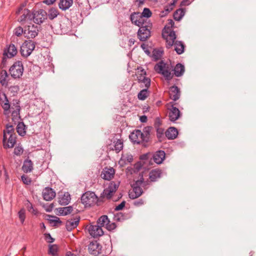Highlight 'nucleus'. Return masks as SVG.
<instances>
[{
    "mask_svg": "<svg viewBox=\"0 0 256 256\" xmlns=\"http://www.w3.org/2000/svg\"><path fill=\"white\" fill-rule=\"evenodd\" d=\"M151 127H145L142 132L139 130H136L130 133L129 136L130 140L134 144H140L141 142H148L150 138V132Z\"/></svg>",
    "mask_w": 256,
    "mask_h": 256,
    "instance_id": "obj_1",
    "label": "nucleus"
},
{
    "mask_svg": "<svg viewBox=\"0 0 256 256\" xmlns=\"http://www.w3.org/2000/svg\"><path fill=\"white\" fill-rule=\"evenodd\" d=\"M154 68L156 72L162 74L166 80L169 81L172 78L173 74H171L170 66L163 60L156 64Z\"/></svg>",
    "mask_w": 256,
    "mask_h": 256,
    "instance_id": "obj_2",
    "label": "nucleus"
},
{
    "mask_svg": "<svg viewBox=\"0 0 256 256\" xmlns=\"http://www.w3.org/2000/svg\"><path fill=\"white\" fill-rule=\"evenodd\" d=\"M146 183L142 178L140 180H136L132 185V190L129 192V197L131 199H136L140 196L143 193L142 186H146Z\"/></svg>",
    "mask_w": 256,
    "mask_h": 256,
    "instance_id": "obj_3",
    "label": "nucleus"
},
{
    "mask_svg": "<svg viewBox=\"0 0 256 256\" xmlns=\"http://www.w3.org/2000/svg\"><path fill=\"white\" fill-rule=\"evenodd\" d=\"M9 72L10 76L14 79L20 78L24 72V66L20 61L15 62L10 68Z\"/></svg>",
    "mask_w": 256,
    "mask_h": 256,
    "instance_id": "obj_4",
    "label": "nucleus"
},
{
    "mask_svg": "<svg viewBox=\"0 0 256 256\" xmlns=\"http://www.w3.org/2000/svg\"><path fill=\"white\" fill-rule=\"evenodd\" d=\"M82 202L86 206H90L95 204L98 202V197L92 192H87L81 197Z\"/></svg>",
    "mask_w": 256,
    "mask_h": 256,
    "instance_id": "obj_5",
    "label": "nucleus"
},
{
    "mask_svg": "<svg viewBox=\"0 0 256 256\" xmlns=\"http://www.w3.org/2000/svg\"><path fill=\"white\" fill-rule=\"evenodd\" d=\"M34 48V42L31 40H26L20 47V53L22 56L26 58L32 54Z\"/></svg>",
    "mask_w": 256,
    "mask_h": 256,
    "instance_id": "obj_6",
    "label": "nucleus"
},
{
    "mask_svg": "<svg viewBox=\"0 0 256 256\" xmlns=\"http://www.w3.org/2000/svg\"><path fill=\"white\" fill-rule=\"evenodd\" d=\"M32 15L34 22L37 24L42 23L47 18V13L44 10H39L36 11H34Z\"/></svg>",
    "mask_w": 256,
    "mask_h": 256,
    "instance_id": "obj_7",
    "label": "nucleus"
},
{
    "mask_svg": "<svg viewBox=\"0 0 256 256\" xmlns=\"http://www.w3.org/2000/svg\"><path fill=\"white\" fill-rule=\"evenodd\" d=\"M86 229L88 230L90 234L94 238L100 236L104 234L102 228L98 224L87 226Z\"/></svg>",
    "mask_w": 256,
    "mask_h": 256,
    "instance_id": "obj_8",
    "label": "nucleus"
},
{
    "mask_svg": "<svg viewBox=\"0 0 256 256\" xmlns=\"http://www.w3.org/2000/svg\"><path fill=\"white\" fill-rule=\"evenodd\" d=\"M88 250L90 254L98 256L101 253L102 246L97 241H93L89 244Z\"/></svg>",
    "mask_w": 256,
    "mask_h": 256,
    "instance_id": "obj_9",
    "label": "nucleus"
},
{
    "mask_svg": "<svg viewBox=\"0 0 256 256\" xmlns=\"http://www.w3.org/2000/svg\"><path fill=\"white\" fill-rule=\"evenodd\" d=\"M119 186V183L111 182L108 187L104 190L103 194L108 199L111 198L113 194L116 192Z\"/></svg>",
    "mask_w": 256,
    "mask_h": 256,
    "instance_id": "obj_10",
    "label": "nucleus"
},
{
    "mask_svg": "<svg viewBox=\"0 0 256 256\" xmlns=\"http://www.w3.org/2000/svg\"><path fill=\"white\" fill-rule=\"evenodd\" d=\"M162 36L166 40V47L170 48L175 43L176 38V33H162Z\"/></svg>",
    "mask_w": 256,
    "mask_h": 256,
    "instance_id": "obj_11",
    "label": "nucleus"
},
{
    "mask_svg": "<svg viewBox=\"0 0 256 256\" xmlns=\"http://www.w3.org/2000/svg\"><path fill=\"white\" fill-rule=\"evenodd\" d=\"M138 26L139 28L138 32H150L152 24L150 20H144L142 19Z\"/></svg>",
    "mask_w": 256,
    "mask_h": 256,
    "instance_id": "obj_12",
    "label": "nucleus"
},
{
    "mask_svg": "<svg viewBox=\"0 0 256 256\" xmlns=\"http://www.w3.org/2000/svg\"><path fill=\"white\" fill-rule=\"evenodd\" d=\"M20 107L19 104V102L16 100H14L13 102L11 104L10 106V110L12 112V115L13 118H20Z\"/></svg>",
    "mask_w": 256,
    "mask_h": 256,
    "instance_id": "obj_13",
    "label": "nucleus"
},
{
    "mask_svg": "<svg viewBox=\"0 0 256 256\" xmlns=\"http://www.w3.org/2000/svg\"><path fill=\"white\" fill-rule=\"evenodd\" d=\"M168 110H169L168 117L170 121L175 122L179 118L180 113L178 108L172 105L171 108H168Z\"/></svg>",
    "mask_w": 256,
    "mask_h": 256,
    "instance_id": "obj_14",
    "label": "nucleus"
},
{
    "mask_svg": "<svg viewBox=\"0 0 256 256\" xmlns=\"http://www.w3.org/2000/svg\"><path fill=\"white\" fill-rule=\"evenodd\" d=\"M42 196L46 201L51 200L56 196V192L52 188H45L42 191Z\"/></svg>",
    "mask_w": 256,
    "mask_h": 256,
    "instance_id": "obj_15",
    "label": "nucleus"
},
{
    "mask_svg": "<svg viewBox=\"0 0 256 256\" xmlns=\"http://www.w3.org/2000/svg\"><path fill=\"white\" fill-rule=\"evenodd\" d=\"M169 94L170 99L176 101L179 99L180 96V92L178 88L174 86L170 88Z\"/></svg>",
    "mask_w": 256,
    "mask_h": 256,
    "instance_id": "obj_16",
    "label": "nucleus"
},
{
    "mask_svg": "<svg viewBox=\"0 0 256 256\" xmlns=\"http://www.w3.org/2000/svg\"><path fill=\"white\" fill-rule=\"evenodd\" d=\"M114 172V170L112 168H106L102 172L101 177L104 180H109L113 178Z\"/></svg>",
    "mask_w": 256,
    "mask_h": 256,
    "instance_id": "obj_17",
    "label": "nucleus"
},
{
    "mask_svg": "<svg viewBox=\"0 0 256 256\" xmlns=\"http://www.w3.org/2000/svg\"><path fill=\"white\" fill-rule=\"evenodd\" d=\"M15 134H11L7 136V140H2L3 146L4 148H12L14 147L16 142Z\"/></svg>",
    "mask_w": 256,
    "mask_h": 256,
    "instance_id": "obj_18",
    "label": "nucleus"
},
{
    "mask_svg": "<svg viewBox=\"0 0 256 256\" xmlns=\"http://www.w3.org/2000/svg\"><path fill=\"white\" fill-rule=\"evenodd\" d=\"M80 217H76L74 219L68 220L66 222V228L68 230L70 231L76 228L79 223Z\"/></svg>",
    "mask_w": 256,
    "mask_h": 256,
    "instance_id": "obj_19",
    "label": "nucleus"
},
{
    "mask_svg": "<svg viewBox=\"0 0 256 256\" xmlns=\"http://www.w3.org/2000/svg\"><path fill=\"white\" fill-rule=\"evenodd\" d=\"M165 156L166 154L164 151L158 150L154 154V160L157 164H160L165 158Z\"/></svg>",
    "mask_w": 256,
    "mask_h": 256,
    "instance_id": "obj_20",
    "label": "nucleus"
},
{
    "mask_svg": "<svg viewBox=\"0 0 256 256\" xmlns=\"http://www.w3.org/2000/svg\"><path fill=\"white\" fill-rule=\"evenodd\" d=\"M162 170L159 169H154L151 170L149 174V178L151 182H156L162 176Z\"/></svg>",
    "mask_w": 256,
    "mask_h": 256,
    "instance_id": "obj_21",
    "label": "nucleus"
},
{
    "mask_svg": "<svg viewBox=\"0 0 256 256\" xmlns=\"http://www.w3.org/2000/svg\"><path fill=\"white\" fill-rule=\"evenodd\" d=\"M33 170V163L30 160L26 159L24 160L22 166V170L25 173L30 172Z\"/></svg>",
    "mask_w": 256,
    "mask_h": 256,
    "instance_id": "obj_22",
    "label": "nucleus"
},
{
    "mask_svg": "<svg viewBox=\"0 0 256 256\" xmlns=\"http://www.w3.org/2000/svg\"><path fill=\"white\" fill-rule=\"evenodd\" d=\"M166 136L168 139L173 140L176 138L178 132L176 128L174 127L168 128L165 132Z\"/></svg>",
    "mask_w": 256,
    "mask_h": 256,
    "instance_id": "obj_23",
    "label": "nucleus"
},
{
    "mask_svg": "<svg viewBox=\"0 0 256 256\" xmlns=\"http://www.w3.org/2000/svg\"><path fill=\"white\" fill-rule=\"evenodd\" d=\"M73 0H60L58 4V6L62 10L68 9L72 4Z\"/></svg>",
    "mask_w": 256,
    "mask_h": 256,
    "instance_id": "obj_24",
    "label": "nucleus"
},
{
    "mask_svg": "<svg viewBox=\"0 0 256 256\" xmlns=\"http://www.w3.org/2000/svg\"><path fill=\"white\" fill-rule=\"evenodd\" d=\"M130 19L132 24L138 26L140 24L142 18L140 16V12H133L130 16Z\"/></svg>",
    "mask_w": 256,
    "mask_h": 256,
    "instance_id": "obj_25",
    "label": "nucleus"
},
{
    "mask_svg": "<svg viewBox=\"0 0 256 256\" xmlns=\"http://www.w3.org/2000/svg\"><path fill=\"white\" fill-rule=\"evenodd\" d=\"M1 101V106L4 112H6L10 110V104L5 94H3L2 96L0 98Z\"/></svg>",
    "mask_w": 256,
    "mask_h": 256,
    "instance_id": "obj_26",
    "label": "nucleus"
},
{
    "mask_svg": "<svg viewBox=\"0 0 256 256\" xmlns=\"http://www.w3.org/2000/svg\"><path fill=\"white\" fill-rule=\"evenodd\" d=\"M174 74L176 76L179 77L182 76L184 72V67L181 64H178L175 66L174 69Z\"/></svg>",
    "mask_w": 256,
    "mask_h": 256,
    "instance_id": "obj_27",
    "label": "nucleus"
},
{
    "mask_svg": "<svg viewBox=\"0 0 256 256\" xmlns=\"http://www.w3.org/2000/svg\"><path fill=\"white\" fill-rule=\"evenodd\" d=\"M11 134H15L14 126L12 125L7 124L6 130H4L3 141L7 140V136Z\"/></svg>",
    "mask_w": 256,
    "mask_h": 256,
    "instance_id": "obj_28",
    "label": "nucleus"
},
{
    "mask_svg": "<svg viewBox=\"0 0 256 256\" xmlns=\"http://www.w3.org/2000/svg\"><path fill=\"white\" fill-rule=\"evenodd\" d=\"M70 200V196L68 192H66L59 198L58 202L60 205L65 206L69 204Z\"/></svg>",
    "mask_w": 256,
    "mask_h": 256,
    "instance_id": "obj_29",
    "label": "nucleus"
},
{
    "mask_svg": "<svg viewBox=\"0 0 256 256\" xmlns=\"http://www.w3.org/2000/svg\"><path fill=\"white\" fill-rule=\"evenodd\" d=\"M174 44V50L178 54H181L184 52V45L181 41H176Z\"/></svg>",
    "mask_w": 256,
    "mask_h": 256,
    "instance_id": "obj_30",
    "label": "nucleus"
},
{
    "mask_svg": "<svg viewBox=\"0 0 256 256\" xmlns=\"http://www.w3.org/2000/svg\"><path fill=\"white\" fill-rule=\"evenodd\" d=\"M16 53L17 50L14 44H11L9 46L7 50V53L4 52V54H6L7 56L9 58L13 57L16 54Z\"/></svg>",
    "mask_w": 256,
    "mask_h": 256,
    "instance_id": "obj_31",
    "label": "nucleus"
},
{
    "mask_svg": "<svg viewBox=\"0 0 256 256\" xmlns=\"http://www.w3.org/2000/svg\"><path fill=\"white\" fill-rule=\"evenodd\" d=\"M58 213L62 216H66L70 214L73 208L72 206H68L64 208H60L57 209Z\"/></svg>",
    "mask_w": 256,
    "mask_h": 256,
    "instance_id": "obj_32",
    "label": "nucleus"
},
{
    "mask_svg": "<svg viewBox=\"0 0 256 256\" xmlns=\"http://www.w3.org/2000/svg\"><path fill=\"white\" fill-rule=\"evenodd\" d=\"M149 94L150 92L148 90V88H145L138 92V98L140 100H144L148 97Z\"/></svg>",
    "mask_w": 256,
    "mask_h": 256,
    "instance_id": "obj_33",
    "label": "nucleus"
},
{
    "mask_svg": "<svg viewBox=\"0 0 256 256\" xmlns=\"http://www.w3.org/2000/svg\"><path fill=\"white\" fill-rule=\"evenodd\" d=\"M110 222L108 217L106 215L101 216L97 221L98 225L102 226H106V223Z\"/></svg>",
    "mask_w": 256,
    "mask_h": 256,
    "instance_id": "obj_34",
    "label": "nucleus"
},
{
    "mask_svg": "<svg viewBox=\"0 0 256 256\" xmlns=\"http://www.w3.org/2000/svg\"><path fill=\"white\" fill-rule=\"evenodd\" d=\"M32 19V15L28 9H24L22 11V14L20 16V20L21 22L26 20H31Z\"/></svg>",
    "mask_w": 256,
    "mask_h": 256,
    "instance_id": "obj_35",
    "label": "nucleus"
},
{
    "mask_svg": "<svg viewBox=\"0 0 256 256\" xmlns=\"http://www.w3.org/2000/svg\"><path fill=\"white\" fill-rule=\"evenodd\" d=\"M185 12L183 9H178L176 10L174 14V18L177 21L180 20L184 16Z\"/></svg>",
    "mask_w": 256,
    "mask_h": 256,
    "instance_id": "obj_36",
    "label": "nucleus"
},
{
    "mask_svg": "<svg viewBox=\"0 0 256 256\" xmlns=\"http://www.w3.org/2000/svg\"><path fill=\"white\" fill-rule=\"evenodd\" d=\"M8 76V74L6 70H2L0 76V82L2 86L7 85L8 82L6 78Z\"/></svg>",
    "mask_w": 256,
    "mask_h": 256,
    "instance_id": "obj_37",
    "label": "nucleus"
},
{
    "mask_svg": "<svg viewBox=\"0 0 256 256\" xmlns=\"http://www.w3.org/2000/svg\"><path fill=\"white\" fill-rule=\"evenodd\" d=\"M59 14L58 10L56 8H51L49 10L47 17L48 16L50 20H53L56 18Z\"/></svg>",
    "mask_w": 256,
    "mask_h": 256,
    "instance_id": "obj_38",
    "label": "nucleus"
},
{
    "mask_svg": "<svg viewBox=\"0 0 256 256\" xmlns=\"http://www.w3.org/2000/svg\"><path fill=\"white\" fill-rule=\"evenodd\" d=\"M25 125L23 122H19L17 126L16 130L18 134L22 136L26 134Z\"/></svg>",
    "mask_w": 256,
    "mask_h": 256,
    "instance_id": "obj_39",
    "label": "nucleus"
},
{
    "mask_svg": "<svg viewBox=\"0 0 256 256\" xmlns=\"http://www.w3.org/2000/svg\"><path fill=\"white\" fill-rule=\"evenodd\" d=\"M140 16L142 19L143 18H150L152 16V12L148 8H144L142 12L140 13Z\"/></svg>",
    "mask_w": 256,
    "mask_h": 256,
    "instance_id": "obj_40",
    "label": "nucleus"
},
{
    "mask_svg": "<svg viewBox=\"0 0 256 256\" xmlns=\"http://www.w3.org/2000/svg\"><path fill=\"white\" fill-rule=\"evenodd\" d=\"M163 51L160 50H154L152 52V58H153L157 60L160 58L162 56Z\"/></svg>",
    "mask_w": 256,
    "mask_h": 256,
    "instance_id": "obj_41",
    "label": "nucleus"
},
{
    "mask_svg": "<svg viewBox=\"0 0 256 256\" xmlns=\"http://www.w3.org/2000/svg\"><path fill=\"white\" fill-rule=\"evenodd\" d=\"M151 33H137L138 38L142 42L146 41L151 36Z\"/></svg>",
    "mask_w": 256,
    "mask_h": 256,
    "instance_id": "obj_42",
    "label": "nucleus"
},
{
    "mask_svg": "<svg viewBox=\"0 0 256 256\" xmlns=\"http://www.w3.org/2000/svg\"><path fill=\"white\" fill-rule=\"evenodd\" d=\"M123 148V142L120 140H118L116 142H114V150L117 152H120Z\"/></svg>",
    "mask_w": 256,
    "mask_h": 256,
    "instance_id": "obj_43",
    "label": "nucleus"
},
{
    "mask_svg": "<svg viewBox=\"0 0 256 256\" xmlns=\"http://www.w3.org/2000/svg\"><path fill=\"white\" fill-rule=\"evenodd\" d=\"M58 247L56 244L49 245L48 254L53 256H56L57 254Z\"/></svg>",
    "mask_w": 256,
    "mask_h": 256,
    "instance_id": "obj_44",
    "label": "nucleus"
},
{
    "mask_svg": "<svg viewBox=\"0 0 256 256\" xmlns=\"http://www.w3.org/2000/svg\"><path fill=\"white\" fill-rule=\"evenodd\" d=\"M48 217L50 222L53 224L54 226H57L58 224H60L62 222L60 218L56 216H48Z\"/></svg>",
    "mask_w": 256,
    "mask_h": 256,
    "instance_id": "obj_45",
    "label": "nucleus"
},
{
    "mask_svg": "<svg viewBox=\"0 0 256 256\" xmlns=\"http://www.w3.org/2000/svg\"><path fill=\"white\" fill-rule=\"evenodd\" d=\"M18 216L22 224H23L26 218V210L22 208L18 212Z\"/></svg>",
    "mask_w": 256,
    "mask_h": 256,
    "instance_id": "obj_46",
    "label": "nucleus"
},
{
    "mask_svg": "<svg viewBox=\"0 0 256 256\" xmlns=\"http://www.w3.org/2000/svg\"><path fill=\"white\" fill-rule=\"evenodd\" d=\"M138 70H140V74H138V82L139 83H140L141 80H142V78H146V72L144 70L142 69V68H138Z\"/></svg>",
    "mask_w": 256,
    "mask_h": 256,
    "instance_id": "obj_47",
    "label": "nucleus"
},
{
    "mask_svg": "<svg viewBox=\"0 0 256 256\" xmlns=\"http://www.w3.org/2000/svg\"><path fill=\"white\" fill-rule=\"evenodd\" d=\"M23 152V148L21 146H18L14 148V153L15 155L20 156Z\"/></svg>",
    "mask_w": 256,
    "mask_h": 256,
    "instance_id": "obj_48",
    "label": "nucleus"
},
{
    "mask_svg": "<svg viewBox=\"0 0 256 256\" xmlns=\"http://www.w3.org/2000/svg\"><path fill=\"white\" fill-rule=\"evenodd\" d=\"M150 79L148 78H142L140 81V83L144 84L146 88H148L150 86Z\"/></svg>",
    "mask_w": 256,
    "mask_h": 256,
    "instance_id": "obj_49",
    "label": "nucleus"
},
{
    "mask_svg": "<svg viewBox=\"0 0 256 256\" xmlns=\"http://www.w3.org/2000/svg\"><path fill=\"white\" fill-rule=\"evenodd\" d=\"M164 130L163 128H159L156 130V136L160 140H162V139L164 137Z\"/></svg>",
    "mask_w": 256,
    "mask_h": 256,
    "instance_id": "obj_50",
    "label": "nucleus"
},
{
    "mask_svg": "<svg viewBox=\"0 0 256 256\" xmlns=\"http://www.w3.org/2000/svg\"><path fill=\"white\" fill-rule=\"evenodd\" d=\"M21 178H22V181L23 182L24 184H26L28 185L30 184V183L32 182L31 179L28 176H26L25 175H22L21 176Z\"/></svg>",
    "mask_w": 256,
    "mask_h": 256,
    "instance_id": "obj_51",
    "label": "nucleus"
},
{
    "mask_svg": "<svg viewBox=\"0 0 256 256\" xmlns=\"http://www.w3.org/2000/svg\"><path fill=\"white\" fill-rule=\"evenodd\" d=\"M106 228L108 230H112L116 228V224L114 222H110L106 223Z\"/></svg>",
    "mask_w": 256,
    "mask_h": 256,
    "instance_id": "obj_52",
    "label": "nucleus"
},
{
    "mask_svg": "<svg viewBox=\"0 0 256 256\" xmlns=\"http://www.w3.org/2000/svg\"><path fill=\"white\" fill-rule=\"evenodd\" d=\"M27 208L30 212L33 214H36L38 213V212L36 210H35L32 204L30 202H28V204L27 205Z\"/></svg>",
    "mask_w": 256,
    "mask_h": 256,
    "instance_id": "obj_53",
    "label": "nucleus"
},
{
    "mask_svg": "<svg viewBox=\"0 0 256 256\" xmlns=\"http://www.w3.org/2000/svg\"><path fill=\"white\" fill-rule=\"evenodd\" d=\"M144 200L140 198V199H138L137 200H136L134 202V205L136 206H140L142 205H143L144 204Z\"/></svg>",
    "mask_w": 256,
    "mask_h": 256,
    "instance_id": "obj_54",
    "label": "nucleus"
},
{
    "mask_svg": "<svg viewBox=\"0 0 256 256\" xmlns=\"http://www.w3.org/2000/svg\"><path fill=\"white\" fill-rule=\"evenodd\" d=\"M45 239L48 243H52L54 242V238H52L50 234H44Z\"/></svg>",
    "mask_w": 256,
    "mask_h": 256,
    "instance_id": "obj_55",
    "label": "nucleus"
},
{
    "mask_svg": "<svg viewBox=\"0 0 256 256\" xmlns=\"http://www.w3.org/2000/svg\"><path fill=\"white\" fill-rule=\"evenodd\" d=\"M176 2H177L176 0H173L172 2L169 6L170 8H165V10L167 12H170L173 9V8H174V6L175 5V4H176Z\"/></svg>",
    "mask_w": 256,
    "mask_h": 256,
    "instance_id": "obj_56",
    "label": "nucleus"
},
{
    "mask_svg": "<svg viewBox=\"0 0 256 256\" xmlns=\"http://www.w3.org/2000/svg\"><path fill=\"white\" fill-rule=\"evenodd\" d=\"M125 204H126L125 201L122 202L120 204H119L118 206H116L114 210L116 211H118V210H122L125 206Z\"/></svg>",
    "mask_w": 256,
    "mask_h": 256,
    "instance_id": "obj_57",
    "label": "nucleus"
},
{
    "mask_svg": "<svg viewBox=\"0 0 256 256\" xmlns=\"http://www.w3.org/2000/svg\"><path fill=\"white\" fill-rule=\"evenodd\" d=\"M24 34L25 37L28 38H34L38 35V33H24Z\"/></svg>",
    "mask_w": 256,
    "mask_h": 256,
    "instance_id": "obj_58",
    "label": "nucleus"
},
{
    "mask_svg": "<svg viewBox=\"0 0 256 256\" xmlns=\"http://www.w3.org/2000/svg\"><path fill=\"white\" fill-rule=\"evenodd\" d=\"M191 3V2L190 0H183L180 3L181 6H188Z\"/></svg>",
    "mask_w": 256,
    "mask_h": 256,
    "instance_id": "obj_59",
    "label": "nucleus"
},
{
    "mask_svg": "<svg viewBox=\"0 0 256 256\" xmlns=\"http://www.w3.org/2000/svg\"><path fill=\"white\" fill-rule=\"evenodd\" d=\"M19 90L18 86H12L10 88V90L12 92H17Z\"/></svg>",
    "mask_w": 256,
    "mask_h": 256,
    "instance_id": "obj_60",
    "label": "nucleus"
},
{
    "mask_svg": "<svg viewBox=\"0 0 256 256\" xmlns=\"http://www.w3.org/2000/svg\"><path fill=\"white\" fill-rule=\"evenodd\" d=\"M56 1V0H44L43 1V2L48 5H50L52 4Z\"/></svg>",
    "mask_w": 256,
    "mask_h": 256,
    "instance_id": "obj_61",
    "label": "nucleus"
},
{
    "mask_svg": "<svg viewBox=\"0 0 256 256\" xmlns=\"http://www.w3.org/2000/svg\"><path fill=\"white\" fill-rule=\"evenodd\" d=\"M147 117L146 116H142L140 118V120L142 122H146Z\"/></svg>",
    "mask_w": 256,
    "mask_h": 256,
    "instance_id": "obj_62",
    "label": "nucleus"
},
{
    "mask_svg": "<svg viewBox=\"0 0 256 256\" xmlns=\"http://www.w3.org/2000/svg\"><path fill=\"white\" fill-rule=\"evenodd\" d=\"M14 32H23V29L21 27L18 26L15 29Z\"/></svg>",
    "mask_w": 256,
    "mask_h": 256,
    "instance_id": "obj_63",
    "label": "nucleus"
},
{
    "mask_svg": "<svg viewBox=\"0 0 256 256\" xmlns=\"http://www.w3.org/2000/svg\"><path fill=\"white\" fill-rule=\"evenodd\" d=\"M132 160H133V158H132V156L130 155V156H127V160L128 162H132Z\"/></svg>",
    "mask_w": 256,
    "mask_h": 256,
    "instance_id": "obj_64",
    "label": "nucleus"
}]
</instances>
